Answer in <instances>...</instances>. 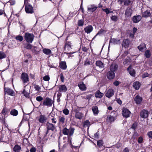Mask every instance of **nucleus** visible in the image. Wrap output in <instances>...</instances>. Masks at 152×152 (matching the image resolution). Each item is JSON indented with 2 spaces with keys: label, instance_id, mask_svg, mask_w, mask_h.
I'll return each instance as SVG.
<instances>
[{
  "label": "nucleus",
  "instance_id": "obj_4",
  "mask_svg": "<svg viewBox=\"0 0 152 152\" xmlns=\"http://www.w3.org/2000/svg\"><path fill=\"white\" fill-rule=\"evenodd\" d=\"M75 130V129L71 126L69 129L65 127L62 130V133L64 135H68L69 134V136L71 137L73 135Z\"/></svg>",
  "mask_w": 152,
  "mask_h": 152
},
{
  "label": "nucleus",
  "instance_id": "obj_53",
  "mask_svg": "<svg viewBox=\"0 0 152 152\" xmlns=\"http://www.w3.org/2000/svg\"><path fill=\"white\" fill-rule=\"evenodd\" d=\"M137 126V122H134L132 125L131 128L135 130Z\"/></svg>",
  "mask_w": 152,
  "mask_h": 152
},
{
  "label": "nucleus",
  "instance_id": "obj_58",
  "mask_svg": "<svg viewBox=\"0 0 152 152\" xmlns=\"http://www.w3.org/2000/svg\"><path fill=\"white\" fill-rule=\"evenodd\" d=\"M124 1L125 5H128L131 3V1L129 0H124Z\"/></svg>",
  "mask_w": 152,
  "mask_h": 152
},
{
  "label": "nucleus",
  "instance_id": "obj_51",
  "mask_svg": "<svg viewBox=\"0 0 152 152\" xmlns=\"http://www.w3.org/2000/svg\"><path fill=\"white\" fill-rule=\"evenodd\" d=\"M43 99V97L41 96H37L36 97V100L39 102H42V101Z\"/></svg>",
  "mask_w": 152,
  "mask_h": 152
},
{
  "label": "nucleus",
  "instance_id": "obj_37",
  "mask_svg": "<svg viewBox=\"0 0 152 152\" xmlns=\"http://www.w3.org/2000/svg\"><path fill=\"white\" fill-rule=\"evenodd\" d=\"M114 120L115 119L114 117L111 115L108 116L107 118V120L110 123L113 122L114 121Z\"/></svg>",
  "mask_w": 152,
  "mask_h": 152
},
{
  "label": "nucleus",
  "instance_id": "obj_54",
  "mask_svg": "<svg viewBox=\"0 0 152 152\" xmlns=\"http://www.w3.org/2000/svg\"><path fill=\"white\" fill-rule=\"evenodd\" d=\"M146 135L148 137L149 139H152V131L148 132L147 133Z\"/></svg>",
  "mask_w": 152,
  "mask_h": 152
},
{
  "label": "nucleus",
  "instance_id": "obj_5",
  "mask_svg": "<svg viewBox=\"0 0 152 152\" xmlns=\"http://www.w3.org/2000/svg\"><path fill=\"white\" fill-rule=\"evenodd\" d=\"M5 84L4 86V90L5 93H6L7 94L14 96H15V93L14 91L11 89L5 87Z\"/></svg>",
  "mask_w": 152,
  "mask_h": 152
},
{
  "label": "nucleus",
  "instance_id": "obj_56",
  "mask_svg": "<svg viewBox=\"0 0 152 152\" xmlns=\"http://www.w3.org/2000/svg\"><path fill=\"white\" fill-rule=\"evenodd\" d=\"M84 21L81 20H79L78 22V25L79 26H82L84 24Z\"/></svg>",
  "mask_w": 152,
  "mask_h": 152
},
{
  "label": "nucleus",
  "instance_id": "obj_34",
  "mask_svg": "<svg viewBox=\"0 0 152 152\" xmlns=\"http://www.w3.org/2000/svg\"><path fill=\"white\" fill-rule=\"evenodd\" d=\"M91 124H90V122L88 120H86L84 121V122L83 126L84 128L88 127V129L89 126H90Z\"/></svg>",
  "mask_w": 152,
  "mask_h": 152
},
{
  "label": "nucleus",
  "instance_id": "obj_50",
  "mask_svg": "<svg viewBox=\"0 0 152 152\" xmlns=\"http://www.w3.org/2000/svg\"><path fill=\"white\" fill-rule=\"evenodd\" d=\"M64 53L68 55V58H70V57L74 56L72 55V54L75 53V52H65Z\"/></svg>",
  "mask_w": 152,
  "mask_h": 152
},
{
  "label": "nucleus",
  "instance_id": "obj_29",
  "mask_svg": "<svg viewBox=\"0 0 152 152\" xmlns=\"http://www.w3.org/2000/svg\"><path fill=\"white\" fill-rule=\"evenodd\" d=\"M141 84L138 81H136L133 83V87L136 90H138L140 88Z\"/></svg>",
  "mask_w": 152,
  "mask_h": 152
},
{
  "label": "nucleus",
  "instance_id": "obj_62",
  "mask_svg": "<svg viewBox=\"0 0 152 152\" xmlns=\"http://www.w3.org/2000/svg\"><path fill=\"white\" fill-rule=\"evenodd\" d=\"M60 77L61 81L62 82H64V76L63 73H61L60 74Z\"/></svg>",
  "mask_w": 152,
  "mask_h": 152
},
{
  "label": "nucleus",
  "instance_id": "obj_40",
  "mask_svg": "<svg viewBox=\"0 0 152 152\" xmlns=\"http://www.w3.org/2000/svg\"><path fill=\"white\" fill-rule=\"evenodd\" d=\"M34 35L32 34L26 33L25 34V38H33Z\"/></svg>",
  "mask_w": 152,
  "mask_h": 152
},
{
  "label": "nucleus",
  "instance_id": "obj_47",
  "mask_svg": "<svg viewBox=\"0 0 152 152\" xmlns=\"http://www.w3.org/2000/svg\"><path fill=\"white\" fill-rule=\"evenodd\" d=\"M145 55L146 58H149L151 56L150 51L149 50H146L145 52Z\"/></svg>",
  "mask_w": 152,
  "mask_h": 152
},
{
  "label": "nucleus",
  "instance_id": "obj_13",
  "mask_svg": "<svg viewBox=\"0 0 152 152\" xmlns=\"http://www.w3.org/2000/svg\"><path fill=\"white\" fill-rule=\"evenodd\" d=\"M79 110L76 109L74 110V111L75 113V117L76 118L80 120L81 119L83 116V114L82 113L79 112Z\"/></svg>",
  "mask_w": 152,
  "mask_h": 152
},
{
  "label": "nucleus",
  "instance_id": "obj_27",
  "mask_svg": "<svg viewBox=\"0 0 152 152\" xmlns=\"http://www.w3.org/2000/svg\"><path fill=\"white\" fill-rule=\"evenodd\" d=\"M96 65L100 68H103L104 67V64L101 61H97L96 62Z\"/></svg>",
  "mask_w": 152,
  "mask_h": 152
},
{
  "label": "nucleus",
  "instance_id": "obj_18",
  "mask_svg": "<svg viewBox=\"0 0 152 152\" xmlns=\"http://www.w3.org/2000/svg\"><path fill=\"white\" fill-rule=\"evenodd\" d=\"M47 120V118L45 115H41L39 117L38 121L39 123L43 124L46 122Z\"/></svg>",
  "mask_w": 152,
  "mask_h": 152
},
{
  "label": "nucleus",
  "instance_id": "obj_15",
  "mask_svg": "<svg viewBox=\"0 0 152 152\" xmlns=\"http://www.w3.org/2000/svg\"><path fill=\"white\" fill-rule=\"evenodd\" d=\"M78 86L79 89L83 91L86 90L87 87L86 85L84 83L83 81H81L78 83Z\"/></svg>",
  "mask_w": 152,
  "mask_h": 152
},
{
  "label": "nucleus",
  "instance_id": "obj_48",
  "mask_svg": "<svg viewBox=\"0 0 152 152\" xmlns=\"http://www.w3.org/2000/svg\"><path fill=\"white\" fill-rule=\"evenodd\" d=\"M68 142L72 148H73V147L75 148V147H74L72 144V138H71L70 136L68 137Z\"/></svg>",
  "mask_w": 152,
  "mask_h": 152
},
{
  "label": "nucleus",
  "instance_id": "obj_14",
  "mask_svg": "<svg viewBox=\"0 0 152 152\" xmlns=\"http://www.w3.org/2000/svg\"><path fill=\"white\" fill-rule=\"evenodd\" d=\"M107 77L109 80L113 79L115 77V74L114 71L110 70L107 73Z\"/></svg>",
  "mask_w": 152,
  "mask_h": 152
},
{
  "label": "nucleus",
  "instance_id": "obj_23",
  "mask_svg": "<svg viewBox=\"0 0 152 152\" xmlns=\"http://www.w3.org/2000/svg\"><path fill=\"white\" fill-rule=\"evenodd\" d=\"M104 96V94L101 92L99 90L96 91L95 94V96L96 98H101Z\"/></svg>",
  "mask_w": 152,
  "mask_h": 152
},
{
  "label": "nucleus",
  "instance_id": "obj_11",
  "mask_svg": "<svg viewBox=\"0 0 152 152\" xmlns=\"http://www.w3.org/2000/svg\"><path fill=\"white\" fill-rule=\"evenodd\" d=\"M121 42L120 39H110V41L109 47L110 44L113 45L120 44Z\"/></svg>",
  "mask_w": 152,
  "mask_h": 152
},
{
  "label": "nucleus",
  "instance_id": "obj_38",
  "mask_svg": "<svg viewBox=\"0 0 152 152\" xmlns=\"http://www.w3.org/2000/svg\"><path fill=\"white\" fill-rule=\"evenodd\" d=\"M24 45V48L27 50H31L32 48V45L30 44L25 43Z\"/></svg>",
  "mask_w": 152,
  "mask_h": 152
},
{
  "label": "nucleus",
  "instance_id": "obj_35",
  "mask_svg": "<svg viewBox=\"0 0 152 152\" xmlns=\"http://www.w3.org/2000/svg\"><path fill=\"white\" fill-rule=\"evenodd\" d=\"M151 15V14L150 12L147 10L142 13V17L147 18L150 17Z\"/></svg>",
  "mask_w": 152,
  "mask_h": 152
},
{
  "label": "nucleus",
  "instance_id": "obj_63",
  "mask_svg": "<svg viewBox=\"0 0 152 152\" xmlns=\"http://www.w3.org/2000/svg\"><path fill=\"white\" fill-rule=\"evenodd\" d=\"M111 18L113 20L116 22L117 20L118 17L117 16L114 15L112 16Z\"/></svg>",
  "mask_w": 152,
  "mask_h": 152
},
{
  "label": "nucleus",
  "instance_id": "obj_24",
  "mask_svg": "<svg viewBox=\"0 0 152 152\" xmlns=\"http://www.w3.org/2000/svg\"><path fill=\"white\" fill-rule=\"evenodd\" d=\"M142 18L140 15L134 16L133 17L132 20L134 23H136L140 21Z\"/></svg>",
  "mask_w": 152,
  "mask_h": 152
},
{
  "label": "nucleus",
  "instance_id": "obj_46",
  "mask_svg": "<svg viewBox=\"0 0 152 152\" xmlns=\"http://www.w3.org/2000/svg\"><path fill=\"white\" fill-rule=\"evenodd\" d=\"M22 94H23L24 96L26 98H29L30 97L29 93L26 91L25 89H24L22 92Z\"/></svg>",
  "mask_w": 152,
  "mask_h": 152
},
{
  "label": "nucleus",
  "instance_id": "obj_8",
  "mask_svg": "<svg viewBox=\"0 0 152 152\" xmlns=\"http://www.w3.org/2000/svg\"><path fill=\"white\" fill-rule=\"evenodd\" d=\"M20 78L24 83H27L29 81L28 75L27 74L24 72L22 73Z\"/></svg>",
  "mask_w": 152,
  "mask_h": 152
},
{
  "label": "nucleus",
  "instance_id": "obj_9",
  "mask_svg": "<svg viewBox=\"0 0 152 152\" xmlns=\"http://www.w3.org/2000/svg\"><path fill=\"white\" fill-rule=\"evenodd\" d=\"M149 113L148 111L146 110L143 109L141 111L140 116L142 118H148Z\"/></svg>",
  "mask_w": 152,
  "mask_h": 152
},
{
  "label": "nucleus",
  "instance_id": "obj_45",
  "mask_svg": "<svg viewBox=\"0 0 152 152\" xmlns=\"http://www.w3.org/2000/svg\"><path fill=\"white\" fill-rule=\"evenodd\" d=\"M6 54L3 51H0V60L6 58Z\"/></svg>",
  "mask_w": 152,
  "mask_h": 152
},
{
  "label": "nucleus",
  "instance_id": "obj_44",
  "mask_svg": "<svg viewBox=\"0 0 152 152\" xmlns=\"http://www.w3.org/2000/svg\"><path fill=\"white\" fill-rule=\"evenodd\" d=\"M139 134L137 133L136 132H134V134L133 135L132 137V139L134 140L135 139H136L137 138V137H139Z\"/></svg>",
  "mask_w": 152,
  "mask_h": 152
},
{
  "label": "nucleus",
  "instance_id": "obj_2",
  "mask_svg": "<svg viewBox=\"0 0 152 152\" xmlns=\"http://www.w3.org/2000/svg\"><path fill=\"white\" fill-rule=\"evenodd\" d=\"M45 126H46L47 129L44 132L45 137L46 136L47 134L49 133V130H50L52 131H53L56 129V127L54 125L48 122H47L45 124Z\"/></svg>",
  "mask_w": 152,
  "mask_h": 152
},
{
  "label": "nucleus",
  "instance_id": "obj_22",
  "mask_svg": "<svg viewBox=\"0 0 152 152\" xmlns=\"http://www.w3.org/2000/svg\"><path fill=\"white\" fill-rule=\"evenodd\" d=\"M82 42L83 43H84V45H87L89 43V45H91V43L92 42V41L94 39H92L89 40L87 39H81Z\"/></svg>",
  "mask_w": 152,
  "mask_h": 152
},
{
  "label": "nucleus",
  "instance_id": "obj_59",
  "mask_svg": "<svg viewBox=\"0 0 152 152\" xmlns=\"http://www.w3.org/2000/svg\"><path fill=\"white\" fill-rule=\"evenodd\" d=\"M102 10L103 11L105 12L107 14L113 12V11H110L108 8L103 9Z\"/></svg>",
  "mask_w": 152,
  "mask_h": 152
},
{
  "label": "nucleus",
  "instance_id": "obj_36",
  "mask_svg": "<svg viewBox=\"0 0 152 152\" xmlns=\"http://www.w3.org/2000/svg\"><path fill=\"white\" fill-rule=\"evenodd\" d=\"M131 59L129 56H127L126 58L124 60L123 64L124 65H128L131 62Z\"/></svg>",
  "mask_w": 152,
  "mask_h": 152
},
{
  "label": "nucleus",
  "instance_id": "obj_61",
  "mask_svg": "<svg viewBox=\"0 0 152 152\" xmlns=\"http://www.w3.org/2000/svg\"><path fill=\"white\" fill-rule=\"evenodd\" d=\"M43 79L44 80L47 81L49 80L50 78L49 76L45 75L43 77Z\"/></svg>",
  "mask_w": 152,
  "mask_h": 152
},
{
  "label": "nucleus",
  "instance_id": "obj_3",
  "mask_svg": "<svg viewBox=\"0 0 152 152\" xmlns=\"http://www.w3.org/2000/svg\"><path fill=\"white\" fill-rule=\"evenodd\" d=\"M68 39H66L65 41V45L64 47V50L65 51L69 52L72 49L73 46V43L72 41H68Z\"/></svg>",
  "mask_w": 152,
  "mask_h": 152
},
{
  "label": "nucleus",
  "instance_id": "obj_19",
  "mask_svg": "<svg viewBox=\"0 0 152 152\" xmlns=\"http://www.w3.org/2000/svg\"><path fill=\"white\" fill-rule=\"evenodd\" d=\"M142 100V98L139 95H137L134 98V100L137 104H140Z\"/></svg>",
  "mask_w": 152,
  "mask_h": 152
},
{
  "label": "nucleus",
  "instance_id": "obj_42",
  "mask_svg": "<svg viewBox=\"0 0 152 152\" xmlns=\"http://www.w3.org/2000/svg\"><path fill=\"white\" fill-rule=\"evenodd\" d=\"M118 68V66L117 64H115L113 66L111 65L110 66V70L114 71V72L116 71Z\"/></svg>",
  "mask_w": 152,
  "mask_h": 152
},
{
  "label": "nucleus",
  "instance_id": "obj_64",
  "mask_svg": "<svg viewBox=\"0 0 152 152\" xmlns=\"http://www.w3.org/2000/svg\"><path fill=\"white\" fill-rule=\"evenodd\" d=\"M32 47L33 48L31 50L33 52V53H34L35 54H37V51L36 50L37 47L34 46Z\"/></svg>",
  "mask_w": 152,
  "mask_h": 152
},
{
  "label": "nucleus",
  "instance_id": "obj_1",
  "mask_svg": "<svg viewBox=\"0 0 152 152\" xmlns=\"http://www.w3.org/2000/svg\"><path fill=\"white\" fill-rule=\"evenodd\" d=\"M54 102L51 98L46 97L44 99L43 102H40L39 107L41 106H45L48 107H51L53 104H54Z\"/></svg>",
  "mask_w": 152,
  "mask_h": 152
},
{
  "label": "nucleus",
  "instance_id": "obj_32",
  "mask_svg": "<svg viewBox=\"0 0 152 152\" xmlns=\"http://www.w3.org/2000/svg\"><path fill=\"white\" fill-rule=\"evenodd\" d=\"M93 63L92 62V60L90 58H87L84 62V66L89 65L93 64Z\"/></svg>",
  "mask_w": 152,
  "mask_h": 152
},
{
  "label": "nucleus",
  "instance_id": "obj_25",
  "mask_svg": "<svg viewBox=\"0 0 152 152\" xmlns=\"http://www.w3.org/2000/svg\"><path fill=\"white\" fill-rule=\"evenodd\" d=\"M58 88L59 91L60 92H65L67 90L66 86L64 85H59Z\"/></svg>",
  "mask_w": 152,
  "mask_h": 152
},
{
  "label": "nucleus",
  "instance_id": "obj_39",
  "mask_svg": "<svg viewBox=\"0 0 152 152\" xmlns=\"http://www.w3.org/2000/svg\"><path fill=\"white\" fill-rule=\"evenodd\" d=\"M65 120V118L64 116H60L59 118L58 123L59 124H64Z\"/></svg>",
  "mask_w": 152,
  "mask_h": 152
},
{
  "label": "nucleus",
  "instance_id": "obj_10",
  "mask_svg": "<svg viewBox=\"0 0 152 152\" xmlns=\"http://www.w3.org/2000/svg\"><path fill=\"white\" fill-rule=\"evenodd\" d=\"M115 91L112 88L109 89L106 93L105 95L106 96L109 98H110L114 95Z\"/></svg>",
  "mask_w": 152,
  "mask_h": 152
},
{
  "label": "nucleus",
  "instance_id": "obj_28",
  "mask_svg": "<svg viewBox=\"0 0 152 152\" xmlns=\"http://www.w3.org/2000/svg\"><path fill=\"white\" fill-rule=\"evenodd\" d=\"M93 29V28L90 25L84 28L85 32L87 34L90 33Z\"/></svg>",
  "mask_w": 152,
  "mask_h": 152
},
{
  "label": "nucleus",
  "instance_id": "obj_17",
  "mask_svg": "<svg viewBox=\"0 0 152 152\" xmlns=\"http://www.w3.org/2000/svg\"><path fill=\"white\" fill-rule=\"evenodd\" d=\"M132 10L129 7H128L126 10L125 15L126 17L131 16L132 13Z\"/></svg>",
  "mask_w": 152,
  "mask_h": 152
},
{
  "label": "nucleus",
  "instance_id": "obj_55",
  "mask_svg": "<svg viewBox=\"0 0 152 152\" xmlns=\"http://www.w3.org/2000/svg\"><path fill=\"white\" fill-rule=\"evenodd\" d=\"M63 112L65 115H68L69 113V111L68 109L65 108L63 110Z\"/></svg>",
  "mask_w": 152,
  "mask_h": 152
},
{
  "label": "nucleus",
  "instance_id": "obj_16",
  "mask_svg": "<svg viewBox=\"0 0 152 152\" xmlns=\"http://www.w3.org/2000/svg\"><path fill=\"white\" fill-rule=\"evenodd\" d=\"M127 70L129 72L130 75L133 76L134 77L135 75L136 72L135 70L132 68L131 65H130L127 69Z\"/></svg>",
  "mask_w": 152,
  "mask_h": 152
},
{
  "label": "nucleus",
  "instance_id": "obj_31",
  "mask_svg": "<svg viewBox=\"0 0 152 152\" xmlns=\"http://www.w3.org/2000/svg\"><path fill=\"white\" fill-rule=\"evenodd\" d=\"M13 149L14 152H20L21 149V147L20 145L17 144L15 145Z\"/></svg>",
  "mask_w": 152,
  "mask_h": 152
},
{
  "label": "nucleus",
  "instance_id": "obj_6",
  "mask_svg": "<svg viewBox=\"0 0 152 152\" xmlns=\"http://www.w3.org/2000/svg\"><path fill=\"white\" fill-rule=\"evenodd\" d=\"M131 113V112L127 108L125 107L123 108L122 114L124 117L126 118H128L129 117Z\"/></svg>",
  "mask_w": 152,
  "mask_h": 152
},
{
  "label": "nucleus",
  "instance_id": "obj_12",
  "mask_svg": "<svg viewBox=\"0 0 152 152\" xmlns=\"http://www.w3.org/2000/svg\"><path fill=\"white\" fill-rule=\"evenodd\" d=\"M25 11L28 13H32L34 12L32 7L29 4H27L25 6Z\"/></svg>",
  "mask_w": 152,
  "mask_h": 152
},
{
  "label": "nucleus",
  "instance_id": "obj_33",
  "mask_svg": "<svg viewBox=\"0 0 152 152\" xmlns=\"http://www.w3.org/2000/svg\"><path fill=\"white\" fill-rule=\"evenodd\" d=\"M18 111L15 109H12L10 111V114L11 115L13 116H16L18 115Z\"/></svg>",
  "mask_w": 152,
  "mask_h": 152
},
{
  "label": "nucleus",
  "instance_id": "obj_20",
  "mask_svg": "<svg viewBox=\"0 0 152 152\" xmlns=\"http://www.w3.org/2000/svg\"><path fill=\"white\" fill-rule=\"evenodd\" d=\"M97 7L94 4H92L88 6V10L90 12H94L96 10Z\"/></svg>",
  "mask_w": 152,
  "mask_h": 152
},
{
  "label": "nucleus",
  "instance_id": "obj_57",
  "mask_svg": "<svg viewBox=\"0 0 152 152\" xmlns=\"http://www.w3.org/2000/svg\"><path fill=\"white\" fill-rule=\"evenodd\" d=\"M34 39H25L26 41L27 42V43L30 44L31 43Z\"/></svg>",
  "mask_w": 152,
  "mask_h": 152
},
{
  "label": "nucleus",
  "instance_id": "obj_30",
  "mask_svg": "<svg viewBox=\"0 0 152 152\" xmlns=\"http://www.w3.org/2000/svg\"><path fill=\"white\" fill-rule=\"evenodd\" d=\"M137 48L140 51L142 52L145 50V49L146 48V45L144 43H142L138 46Z\"/></svg>",
  "mask_w": 152,
  "mask_h": 152
},
{
  "label": "nucleus",
  "instance_id": "obj_52",
  "mask_svg": "<svg viewBox=\"0 0 152 152\" xmlns=\"http://www.w3.org/2000/svg\"><path fill=\"white\" fill-rule=\"evenodd\" d=\"M89 48L88 47H86L83 46H82L81 47V49L84 52H87L89 50Z\"/></svg>",
  "mask_w": 152,
  "mask_h": 152
},
{
  "label": "nucleus",
  "instance_id": "obj_43",
  "mask_svg": "<svg viewBox=\"0 0 152 152\" xmlns=\"http://www.w3.org/2000/svg\"><path fill=\"white\" fill-rule=\"evenodd\" d=\"M104 144V142L102 140H100L97 141V145L99 148L102 147Z\"/></svg>",
  "mask_w": 152,
  "mask_h": 152
},
{
  "label": "nucleus",
  "instance_id": "obj_41",
  "mask_svg": "<svg viewBox=\"0 0 152 152\" xmlns=\"http://www.w3.org/2000/svg\"><path fill=\"white\" fill-rule=\"evenodd\" d=\"M42 51L43 53L46 55H49L51 52V51L50 49L47 48L43 49Z\"/></svg>",
  "mask_w": 152,
  "mask_h": 152
},
{
  "label": "nucleus",
  "instance_id": "obj_21",
  "mask_svg": "<svg viewBox=\"0 0 152 152\" xmlns=\"http://www.w3.org/2000/svg\"><path fill=\"white\" fill-rule=\"evenodd\" d=\"M59 67L62 69L66 70L67 67L66 62L65 61H60Z\"/></svg>",
  "mask_w": 152,
  "mask_h": 152
},
{
  "label": "nucleus",
  "instance_id": "obj_26",
  "mask_svg": "<svg viewBox=\"0 0 152 152\" xmlns=\"http://www.w3.org/2000/svg\"><path fill=\"white\" fill-rule=\"evenodd\" d=\"M92 110L94 115H97L99 113L98 107L96 106H93L92 107Z\"/></svg>",
  "mask_w": 152,
  "mask_h": 152
},
{
  "label": "nucleus",
  "instance_id": "obj_7",
  "mask_svg": "<svg viewBox=\"0 0 152 152\" xmlns=\"http://www.w3.org/2000/svg\"><path fill=\"white\" fill-rule=\"evenodd\" d=\"M132 40H131L129 39H124L122 46L125 48H128L131 44Z\"/></svg>",
  "mask_w": 152,
  "mask_h": 152
},
{
  "label": "nucleus",
  "instance_id": "obj_60",
  "mask_svg": "<svg viewBox=\"0 0 152 152\" xmlns=\"http://www.w3.org/2000/svg\"><path fill=\"white\" fill-rule=\"evenodd\" d=\"M105 32L104 31L103 29H101L97 34L94 37V38H95L96 36L98 35L101 34L103 33H104Z\"/></svg>",
  "mask_w": 152,
  "mask_h": 152
},
{
  "label": "nucleus",
  "instance_id": "obj_49",
  "mask_svg": "<svg viewBox=\"0 0 152 152\" xmlns=\"http://www.w3.org/2000/svg\"><path fill=\"white\" fill-rule=\"evenodd\" d=\"M143 140L144 139L142 136H140L138 139V142L140 144L143 143L144 142Z\"/></svg>",
  "mask_w": 152,
  "mask_h": 152
}]
</instances>
